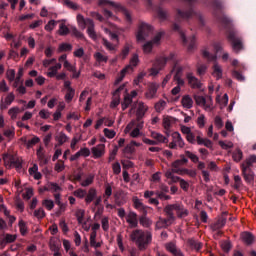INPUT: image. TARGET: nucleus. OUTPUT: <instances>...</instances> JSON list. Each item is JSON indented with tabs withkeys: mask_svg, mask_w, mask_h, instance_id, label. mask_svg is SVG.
<instances>
[{
	"mask_svg": "<svg viewBox=\"0 0 256 256\" xmlns=\"http://www.w3.org/2000/svg\"><path fill=\"white\" fill-rule=\"evenodd\" d=\"M130 241L135 243L140 251H145L153 241V234L150 231L136 229L130 233Z\"/></svg>",
	"mask_w": 256,
	"mask_h": 256,
	"instance_id": "nucleus-1",
	"label": "nucleus"
},
{
	"mask_svg": "<svg viewBox=\"0 0 256 256\" xmlns=\"http://www.w3.org/2000/svg\"><path fill=\"white\" fill-rule=\"evenodd\" d=\"M167 63L175 65V63H177V55H175V53H170L168 56H162L157 58L153 66L149 70L150 76L157 77V75H159V72L165 69V65H167Z\"/></svg>",
	"mask_w": 256,
	"mask_h": 256,
	"instance_id": "nucleus-2",
	"label": "nucleus"
},
{
	"mask_svg": "<svg viewBox=\"0 0 256 256\" xmlns=\"http://www.w3.org/2000/svg\"><path fill=\"white\" fill-rule=\"evenodd\" d=\"M174 211H176V215L179 219H183L189 215V210H187L183 205L177 203L169 204L165 206L164 213L167 217H169L170 222H175V213H173Z\"/></svg>",
	"mask_w": 256,
	"mask_h": 256,
	"instance_id": "nucleus-3",
	"label": "nucleus"
},
{
	"mask_svg": "<svg viewBox=\"0 0 256 256\" xmlns=\"http://www.w3.org/2000/svg\"><path fill=\"white\" fill-rule=\"evenodd\" d=\"M98 7H113L116 13H122V15H124L127 23H131V21H133L131 12H129V10L125 9L121 4L117 2H113L111 0H98Z\"/></svg>",
	"mask_w": 256,
	"mask_h": 256,
	"instance_id": "nucleus-4",
	"label": "nucleus"
},
{
	"mask_svg": "<svg viewBox=\"0 0 256 256\" xmlns=\"http://www.w3.org/2000/svg\"><path fill=\"white\" fill-rule=\"evenodd\" d=\"M147 111H149V106L143 102V101H136L132 104L129 115H133V113L136 115V121H143V117L147 114Z\"/></svg>",
	"mask_w": 256,
	"mask_h": 256,
	"instance_id": "nucleus-5",
	"label": "nucleus"
},
{
	"mask_svg": "<svg viewBox=\"0 0 256 256\" xmlns=\"http://www.w3.org/2000/svg\"><path fill=\"white\" fill-rule=\"evenodd\" d=\"M203 57L205 59H208V61H215L214 65L212 66V76H214L215 79L219 80L223 78V67L217 63V54H211L209 51L204 50L203 51Z\"/></svg>",
	"mask_w": 256,
	"mask_h": 256,
	"instance_id": "nucleus-6",
	"label": "nucleus"
},
{
	"mask_svg": "<svg viewBox=\"0 0 256 256\" xmlns=\"http://www.w3.org/2000/svg\"><path fill=\"white\" fill-rule=\"evenodd\" d=\"M151 35H153V26H151L145 22H140L138 24V30L136 33L137 41L143 42V41L149 39V37H151Z\"/></svg>",
	"mask_w": 256,
	"mask_h": 256,
	"instance_id": "nucleus-7",
	"label": "nucleus"
},
{
	"mask_svg": "<svg viewBox=\"0 0 256 256\" xmlns=\"http://www.w3.org/2000/svg\"><path fill=\"white\" fill-rule=\"evenodd\" d=\"M137 65H139V54H133L130 59V64L121 70L120 76L116 79L115 84L118 85V83H121L127 73H133V68L137 67Z\"/></svg>",
	"mask_w": 256,
	"mask_h": 256,
	"instance_id": "nucleus-8",
	"label": "nucleus"
},
{
	"mask_svg": "<svg viewBox=\"0 0 256 256\" xmlns=\"http://www.w3.org/2000/svg\"><path fill=\"white\" fill-rule=\"evenodd\" d=\"M227 38L231 43L234 53H239L243 51V40L239 38V36H237V32L231 30L230 32H228Z\"/></svg>",
	"mask_w": 256,
	"mask_h": 256,
	"instance_id": "nucleus-9",
	"label": "nucleus"
},
{
	"mask_svg": "<svg viewBox=\"0 0 256 256\" xmlns=\"http://www.w3.org/2000/svg\"><path fill=\"white\" fill-rule=\"evenodd\" d=\"M168 147L169 149H177V147L183 149V147H185V140H183L179 132L172 133V141L169 143Z\"/></svg>",
	"mask_w": 256,
	"mask_h": 256,
	"instance_id": "nucleus-10",
	"label": "nucleus"
},
{
	"mask_svg": "<svg viewBox=\"0 0 256 256\" xmlns=\"http://www.w3.org/2000/svg\"><path fill=\"white\" fill-rule=\"evenodd\" d=\"M121 91H125V93H127V90L125 89V85L120 86L113 93V98L110 103L111 109H115V107H117L121 103V95H120Z\"/></svg>",
	"mask_w": 256,
	"mask_h": 256,
	"instance_id": "nucleus-11",
	"label": "nucleus"
},
{
	"mask_svg": "<svg viewBox=\"0 0 256 256\" xmlns=\"http://www.w3.org/2000/svg\"><path fill=\"white\" fill-rule=\"evenodd\" d=\"M157 91H159V84L157 82L148 83V88L145 92L146 99H155L157 97Z\"/></svg>",
	"mask_w": 256,
	"mask_h": 256,
	"instance_id": "nucleus-12",
	"label": "nucleus"
},
{
	"mask_svg": "<svg viewBox=\"0 0 256 256\" xmlns=\"http://www.w3.org/2000/svg\"><path fill=\"white\" fill-rule=\"evenodd\" d=\"M180 130L183 135H186V140L188 143L195 145V134L191 131V127L180 125Z\"/></svg>",
	"mask_w": 256,
	"mask_h": 256,
	"instance_id": "nucleus-13",
	"label": "nucleus"
},
{
	"mask_svg": "<svg viewBox=\"0 0 256 256\" xmlns=\"http://www.w3.org/2000/svg\"><path fill=\"white\" fill-rule=\"evenodd\" d=\"M94 159H101L105 155V144H98L91 148Z\"/></svg>",
	"mask_w": 256,
	"mask_h": 256,
	"instance_id": "nucleus-14",
	"label": "nucleus"
},
{
	"mask_svg": "<svg viewBox=\"0 0 256 256\" xmlns=\"http://www.w3.org/2000/svg\"><path fill=\"white\" fill-rule=\"evenodd\" d=\"M126 223L129 224V227L134 229L139 225V219L137 218V213L129 212L126 216Z\"/></svg>",
	"mask_w": 256,
	"mask_h": 256,
	"instance_id": "nucleus-15",
	"label": "nucleus"
},
{
	"mask_svg": "<svg viewBox=\"0 0 256 256\" xmlns=\"http://www.w3.org/2000/svg\"><path fill=\"white\" fill-rule=\"evenodd\" d=\"M180 35H181V39H182L184 45H186L188 51H193V49H195V36H192L187 39L183 32H180Z\"/></svg>",
	"mask_w": 256,
	"mask_h": 256,
	"instance_id": "nucleus-16",
	"label": "nucleus"
},
{
	"mask_svg": "<svg viewBox=\"0 0 256 256\" xmlns=\"http://www.w3.org/2000/svg\"><path fill=\"white\" fill-rule=\"evenodd\" d=\"M150 136L156 141L157 145H159V143H169V138L157 131H151Z\"/></svg>",
	"mask_w": 256,
	"mask_h": 256,
	"instance_id": "nucleus-17",
	"label": "nucleus"
},
{
	"mask_svg": "<svg viewBox=\"0 0 256 256\" xmlns=\"http://www.w3.org/2000/svg\"><path fill=\"white\" fill-rule=\"evenodd\" d=\"M15 101V94L13 92H10L6 95L4 98V101L0 104V109H7L11 104Z\"/></svg>",
	"mask_w": 256,
	"mask_h": 256,
	"instance_id": "nucleus-18",
	"label": "nucleus"
},
{
	"mask_svg": "<svg viewBox=\"0 0 256 256\" xmlns=\"http://www.w3.org/2000/svg\"><path fill=\"white\" fill-rule=\"evenodd\" d=\"M187 79H188V83H189L190 87H192V89H201L203 84L201 83V81H199V79H197L191 73L187 74Z\"/></svg>",
	"mask_w": 256,
	"mask_h": 256,
	"instance_id": "nucleus-19",
	"label": "nucleus"
},
{
	"mask_svg": "<svg viewBox=\"0 0 256 256\" xmlns=\"http://www.w3.org/2000/svg\"><path fill=\"white\" fill-rule=\"evenodd\" d=\"M77 180L80 181L81 187H89V185H93V181H95V175L89 174L83 179H81V176H78Z\"/></svg>",
	"mask_w": 256,
	"mask_h": 256,
	"instance_id": "nucleus-20",
	"label": "nucleus"
},
{
	"mask_svg": "<svg viewBox=\"0 0 256 256\" xmlns=\"http://www.w3.org/2000/svg\"><path fill=\"white\" fill-rule=\"evenodd\" d=\"M76 21L78 23V27H80L82 29V31H85V29L89 25V21H93V19L85 18L83 15L78 14L76 16Z\"/></svg>",
	"mask_w": 256,
	"mask_h": 256,
	"instance_id": "nucleus-21",
	"label": "nucleus"
},
{
	"mask_svg": "<svg viewBox=\"0 0 256 256\" xmlns=\"http://www.w3.org/2000/svg\"><path fill=\"white\" fill-rule=\"evenodd\" d=\"M89 25L87 26V35L93 41H97V32L95 31V22L93 20H88Z\"/></svg>",
	"mask_w": 256,
	"mask_h": 256,
	"instance_id": "nucleus-22",
	"label": "nucleus"
},
{
	"mask_svg": "<svg viewBox=\"0 0 256 256\" xmlns=\"http://www.w3.org/2000/svg\"><path fill=\"white\" fill-rule=\"evenodd\" d=\"M241 167L245 181H247V183H252V181H254L255 179V175L253 174V172L249 171V168H247L245 164H241Z\"/></svg>",
	"mask_w": 256,
	"mask_h": 256,
	"instance_id": "nucleus-23",
	"label": "nucleus"
},
{
	"mask_svg": "<svg viewBox=\"0 0 256 256\" xmlns=\"http://www.w3.org/2000/svg\"><path fill=\"white\" fill-rule=\"evenodd\" d=\"M94 199H97V189L92 187L89 188L88 192H86L85 203L89 205L93 203Z\"/></svg>",
	"mask_w": 256,
	"mask_h": 256,
	"instance_id": "nucleus-24",
	"label": "nucleus"
},
{
	"mask_svg": "<svg viewBox=\"0 0 256 256\" xmlns=\"http://www.w3.org/2000/svg\"><path fill=\"white\" fill-rule=\"evenodd\" d=\"M144 125V121L137 122L136 127L130 132V137H132L133 139L141 137V129H143Z\"/></svg>",
	"mask_w": 256,
	"mask_h": 256,
	"instance_id": "nucleus-25",
	"label": "nucleus"
},
{
	"mask_svg": "<svg viewBox=\"0 0 256 256\" xmlns=\"http://www.w3.org/2000/svg\"><path fill=\"white\" fill-rule=\"evenodd\" d=\"M132 201H133L134 209H137V211H141L142 213H147V208L145 207L143 202H141L139 197L134 196L132 198Z\"/></svg>",
	"mask_w": 256,
	"mask_h": 256,
	"instance_id": "nucleus-26",
	"label": "nucleus"
},
{
	"mask_svg": "<svg viewBox=\"0 0 256 256\" xmlns=\"http://www.w3.org/2000/svg\"><path fill=\"white\" fill-rule=\"evenodd\" d=\"M177 175H187L195 179L197 177V171L195 169L182 168V170H176Z\"/></svg>",
	"mask_w": 256,
	"mask_h": 256,
	"instance_id": "nucleus-27",
	"label": "nucleus"
},
{
	"mask_svg": "<svg viewBox=\"0 0 256 256\" xmlns=\"http://www.w3.org/2000/svg\"><path fill=\"white\" fill-rule=\"evenodd\" d=\"M181 105L184 109H191L193 107V98L189 95L182 96Z\"/></svg>",
	"mask_w": 256,
	"mask_h": 256,
	"instance_id": "nucleus-28",
	"label": "nucleus"
},
{
	"mask_svg": "<svg viewBox=\"0 0 256 256\" xmlns=\"http://www.w3.org/2000/svg\"><path fill=\"white\" fill-rule=\"evenodd\" d=\"M174 221H169V217L167 219L159 218L156 222V229H165L169 227V225H172Z\"/></svg>",
	"mask_w": 256,
	"mask_h": 256,
	"instance_id": "nucleus-29",
	"label": "nucleus"
},
{
	"mask_svg": "<svg viewBox=\"0 0 256 256\" xmlns=\"http://www.w3.org/2000/svg\"><path fill=\"white\" fill-rule=\"evenodd\" d=\"M37 159L40 161V165L47 164V158L45 157V151L43 149V146H39V148L36 151Z\"/></svg>",
	"mask_w": 256,
	"mask_h": 256,
	"instance_id": "nucleus-30",
	"label": "nucleus"
},
{
	"mask_svg": "<svg viewBox=\"0 0 256 256\" xmlns=\"http://www.w3.org/2000/svg\"><path fill=\"white\" fill-rule=\"evenodd\" d=\"M46 191H51V193L55 195L57 193H61V191H63V188H61V186H59V184L55 182H50L47 185Z\"/></svg>",
	"mask_w": 256,
	"mask_h": 256,
	"instance_id": "nucleus-31",
	"label": "nucleus"
},
{
	"mask_svg": "<svg viewBox=\"0 0 256 256\" xmlns=\"http://www.w3.org/2000/svg\"><path fill=\"white\" fill-rule=\"evenodd\" d=\"M241 239L246 245H252L253 241H255V236L250 232H243L241 234Z\"/></svg>",
	"mask_w": 256,
	"mask_h": 256,
	"instance_id": "nucleus-32",
	"label": "nucleus"
},
{
	"mask_svg": "<svg viewBox=\"0 0 256 256\" xmlns=\"http://www.w3.org/2000/svg\"><path fill=\"white\" fill-rule=\"evenodd\" d=\"M162 125L166 131V135H169V131L171 129V125H173V118L169 116H165L162 121Z\"/></svg>",
	"mask_w": 256,
	"mask_h": 256,
	"instance_id": "nucleus-33",
	"label": "nucleus"
},
{
	"mask_svg": "<svg viewBox=\"0 0 256 256\" xmlns=\"http://www.w3.org/2000/svg\"><path fill=\"white\" fill-rule=\"evenodd\" d=\"M201 107L205 111L211 112L213 110V98H211V96H207Z\"/></svg>",
	"mask_w": 256,
	"mask_h": 256,
	"instance_id": "nucleus-34",
	"label": "nucleus"
},
{
	"mask_svg": "<svg viewBox=\"0 0 256 256\" xmlns=\"http://www.w3.org/2000/svg\"><path fill=\"white\" fill-rule=\"evenodd\" d=\"M61 67H62L61 63H56L54 66H51L48 69L47 77H51V78L55 77L59 72V70L61 69Z\"/></svg>",
	"mask_w": 256,
	"mask_h": 256,
	"instance_id": "nucleus-35",
	"label": "nucleus"
},
{
	"mask_svg": "<svg viewBox=\"0 0 256 256\" xmlns=\"http://www.w3.org/2000/svg\"><path fill=\"white\" fill-rule=\"evenodd\" d=\"M3 161H4L5 167L11 168L13 167V165H15V158L13 157V155L4 154Z\"/></svg>",
	"mask_w": 256,
	"mask_h": 256,
	"instance_id": "nucleus-36",
	"label": "nucleus"
},
{
	"mask_svg": "<svg viewBox=\"0 0 256 256\" xmlns=\"http://www.w3.org/2000/svg\"><path fill=\"white\" fill-rule=\"evenodd\" d=\"M21 113V109L18 106H14L8 110V115L12 119V121H15L17 119V115Z\"/></svg>",
	"mask_w": 256,
	"mask_h": 256,
	"instance_id": "nucleus-37",
	"label": "nucleus"
},
{
	"mask_svg": "<svg viewBox=\"0 0 256 256\" xmlns=\"http://www.w3.org/2000/svg\"><path fill=\"white\" fill-rule=\"evenodd\" d=\"M94 59L97 63H107V61H109V57L101 52L94 53Z\"/></svg>",
	"mask_w": 256,
	"mask_h": 256,
	"instance_id": "nucleus-38",
	"label": "nucleus"
},
{
	"mask_svg": "<svg viewBox=\"0 0 256 256\" xmlns=\"http://www.w3.org/2000/svg\"><path fill=\"white\" fill-rule=\"evenodd\" d=\"M104 199H109L113 195V184L111 183H106L104 186Z\"/></svg>",
	"mask_w": 256,
	"mask_h": 256,
	"instance_id": "nucleus-39",
	"label": "nucleus"
},
{
	"mask_svg": "<svg viewBox=\"0 0 256 256\" xmlns=\"http://www.w3.org/2000/svg\"><path fill=\"white\" fill-rule=\"evenodd\" d=\"M90 245L95 249H98V247H101V243L97 242V232H92L90 234Z\"/></svg>",
	"mask_w": 256,
	"mask_h": 256,
	"instance_id": "nucleus-40",
	"label": "nucleus"
},
{
	"mask_svg": "<svg viewBox=\"0 0 256 256\" xmlns=\"http://www.w3.org/2000/svg\"><path fill=\"white\" fill-rule=\"evenodd\" d=\"M232 159H233V161H235V163H239L243 159V151H241V149L237 148L232 153Z\"/></svg>",
	"mask_w": 256,
	"mask_h": 256,
	"instance_id": "nucleus-41",
	"label": "nucleus"
},
{
	"mask_svg": "<svg viewBox=\"0 0 256 256\" xmlns=\"http://www.w3.org/2000/svg\"><path fill=\"white\" fill-rule=\"evenodd\" d=\"M139 223L140 225H142V227L146 228H149L151 227V225H153V221L149 219L147 216H141L139 219Z\"/></svg>",
	"mask_w": 256,
	"mask_h": 256,
	"instance_id": "nucleus-42",
	"label": "nucleus"
},
{
	"mask_svg": "<svg viewBox=\"0 0 256 256\" xmlns=\"http://www.w3.org/2000/svg\"><path fill=\"white\" fill-rule=\"evenodd\" d=\"M167 107V102L165 100H159L155 106L154 109L157 113H161V111H164Z\"/></svg>",
	"mask_w": 256,
	"mask_h": 256,
	"instance_id": "nucleus-43",
	"label": "nucleus"
},
{
	"mask_svg": "<svg viewBox=\"0 0 256 256\" xmlns=\"http://www.w3.org/2000/svg\"><path fill=\"white\" fill-rule=\"evenodd\" d=\"M133 103V99L131 98V96L129 94H126L124 96V100L122 102V111H125V109H127L129 107V105H131Z\"/></svg>",
	"mask_w": 256,
	"mask_h": 256,
	"instance_id": "nucleus-44",
	"label": "nucleus"
},
{
	"mask_svg": "<svg viewBox=\"0 0 256 256\" xmlns=\"http://www.w3.org/2000/svg\"><path fill=\"white\" fill-rule=\"evenodd\" d=\"M256 163V155H251L242 163V165H245L246 169H249V167H252L253 164Z\"/></svg>",
	"mask_w": 256,
	"mask_h": 256,
	"instance_id": "nucleus-45",
	"label": "nucleus"
},
{
	"mask_svg": "<svg viewBox=\"0 0 256 256\" xmlns=\"http://www.w3.org/2000/svg\"><path fill=\"white\" fill-rule=\"evenodd\" d=\"M40 142H41V139L37 136H34L30 140L26 141V147L27 149H31V147H35V145H37V143H40Z\"/></svg>",
	"mask_w": 256,
	"mask_h": 256,
	"instance_id": "nucleus-46",
	"label": "nucleus"
},
{
	"mask_svg": "<svg viewBox=\"0 0 256 256\" xmlns=\"http://www.w3.org/2000/svg\"><path fill=\"white\" fill-rule=\"evenodd\" d=\"M217 103L221 105V107H227V104L229 103V96L227 94H224V96L221 98V96L216 97Z\"/></svg>",
	"mask_w": 256,
	"mask_h": 256,
	"instance_id": "nucleus-47",
	"label": "nucleus"
},
{
	"mask_svg": "<svg viewBox=\"0 0 256 256\" xmlns=\"http://www.w3.org/2000/svg\"><path fill=\"white\" fill-rule=\"evenodd\" d=\"M68 140H69V137H67L66 134L63 132H60L56 136V141L59 143V145H63L64 143H67Z\"/></svg>",
	"mask_w": 256,
	"mask_h": 256,
	"instance_id": "nucleus-48",
	"label": "nucleus"
},
{
	"mask_svg": "<svg viewBox=\"0 0 256 256\" xmlns=\"http://www.w3.org/2000/svg\"><path fill=\"white\" fill-rule=\"evenodd\" d=\"M42 205L48 211H52V209L55 207V202H53L51 199H45L42 201Z\"/></svg>",
	"mask_w": 256,
	"mask_h": 256,
	"instance_id": "nucleus-49",
	"label": "nucleus"
},
{
	"mask_svg": "<svg viewBox=\"0 0 256 256\" xmlns=\"http://www.w3.org/2000/svg\"><path fill=\"white\" fill-rule=\"evenodd\" d=\"M136 149L134 148V146L132 145V143L130 142L129 144H127L124 149H123V154L124 155H133V153H135Z\"/></svg>",
	"mask_w": 256,
	"mask_h": 256,
	"instance_id": "nucleus-50",
	"label": "nucleus"
},
{
	"mask_svg": "<svg viewBox=\"0 0 256 256\" xmlns=\"http://www.w3.org/2000/svg\"><path fill=\"white\" fill-rule=\"evenodd\" d=\"M58 34L61 36L69 35V27L65 23L59 25Z\"/></svg>",
	"mask_w": 256,
	"mask_h": 256,
	"instance_id": "nucleus-51",
	"label": "nucleus"
},
{
	"mask_svg": "<svg viewBox=\"0 0 256 256\" xmlns=\"http://www.w3.org/2000/svg\"><path fill=\"white\" fill-rule=\"evenodd\" d=\"M74 197H77L78 199H85L86 195H87V191L84 189H77L73 192Z\"/></svg>",
	"mask_w": 256,
	"mask_h": 256,
	"instance_id": "nucleus-52",
	"label": "nucleus"
},
{
	"mask_svg": "<svg viewBox=\"0 0 256 256\" xmlns=\"http://www.w3.org/2000/svg\"><path fill=\"white\" fill-rule=\"evenodd\" d=\"M153 42L149 41V42H146L142 49H143V53H145V55H149V53H151V51H153Z\"/></svg>",
	"mask_w": 256,
	"mask_h": 256,
	"instance_id": "nucleus-53",
	"label": "nucleus"
},
{
	"mask_svg": "<svg viewBox=\"0 0 256 256\" xmlns=\"http://www.w3.org/2000/svg\"><path fill=\"white\" fill-rule=\"evenodd\" d=\"M73 97H75V89L70 88L69 90H67L65 95L66 103H71L73 101Z\"/></svg>",
	"mask_w": 256,
	"mask_h": 256,
	"instance_id": "nucleus-54",
	"label": "nucleus"
},
{
	"mask_svg": "<svg viewBox=\"0 0 256 256\" xmlns=\"http://www.w3.org/2000/svg\"><path fill=\"white\" fill-rule=\"evenodd\" d=\"M73 50V46L69 43H62L59 45L58 51L60 53H63L65 51H72Z\"/></svg>",
	"mask_w": 256,
	"mask_h": 256,
	"instance_id": "nucleus-55",
	"label": "nucleus"
},
{
	"mask_svg": "<svg viewBox=\"0 0 256 256\" xmlns=\"http://www.w3.org/2000/svg\"><path fill=\"white\" fill-rule=\"evenodd\" d=\"M102 41H103L104 47H106L108 51H115V49H117V45L109 42L107 39L103 38Z\"/></svg>",
	"mask_w": 256,
	"mask_h": 256,
	"instance_id": "nucleus-56",
	"label": "nucleus"
},
{
	"mask_svg": "<svg viewBox=\"0 0 256 256\" xmlns=\"http://www.w3.org/2000/svg\"><path fill=\"white\" fill-rule=\"evenodd\" d=\"M183 169V164L176 160L172 163V173H177V171H181Z\"/></svg>",
	"mask_w": 256,
	"mask_h": 256,
	"instance_id": "nucleus-57",
	"label": "nucleus"
},
{
	"mask_svg": "<svg viewBox=\"0 0 256 256\" xmlns=\"http://www.w3.org/2000/svg\"><path fill=\"white\" fill-rule=\"evenodd\" d=\"M55 27H57V21L55 20H50L44 27L45 31H48L49 33H51V31H53V29H55Z\"/></svg>",
	"mask_w": 256,
	"mask_h": 256,
	"instance_id": "nucleus-58",
	"label": "nucleus"
},
{
	"mask_svg": "<svg viewBox=\"0 0 256 256\" xmlns=\"http://www.w3.org/2000/svg\"><path fill=\"white\" fill-rule=\"evenodd\" d=\"M103 133L107 139H114L115 135H117V132H115V130H111L108 128H105L103 130Z\"/></svg>",
	"mask_w": 256,
	"mask_h": 256,
	"instance_id": "nucleus-59",
	"label": "nucleus"
},
{
	"mask_svg": "<svg viewBox=\"0 0 256 256\" xmlns=\"http://www.w3.org/2000/svg\"><path fill=\"white\" fill-rule=\"evenodd\" d=\"M6 79L10 82L13 83L15 81V69H8L6 71Z\"/></svg>",
	"mask_w": 256,
	"mask_h": 256,
	"instance_id": "nucleus-60",
	"label": "nucleus"
},
{
	"mask_svg": "<svg viewBox=\"0 0 256 256\" xmlns=\"http://www.w3.org/2000/svg\"><path fill=\"white\" fill-rule=\"evenodd\" d=\"M131 48H132L131 44H126V45L124 46V48H123L121 54H120V57H121L122 59H126V58H127V55H129V51H131Z\"/></svg>",
	"mask_w": 256,
	"mask_h": 256,
	"instance_id": "nucleus-61",
	"label": "nucleus"
},
{
	"mask_svg": "<svg viewBox=\"0 0 256 256\" xmlns=\"http://www.w3.org/2000/svg\"><path fill=\"white\" fill-rule=\"evenodd\" d=\"M189 245L192 247V249H195L196 251H200L201 247H203V244L201 242H197L193 239L189 240Z\"/></svg>",
	"mask_w": 256,
	"mask_h": 256,
	"instance_id": "nucleus-62",
	"label": "nucleus"
},
{
	"mask_svg": "<svg viewBox=\"0 0 256 256\" xmlns=\"http://www.w3.org/2000/svg\"><path fill=\"white\" fill-rule=\"evenodd\" d=\"M101 225H102L103 231H109V217L107 216L102 217Z\"/></svg>",
	"mask_w": 256,
	"mask_h": 256,
	"instance_id": "nucleus-63",
	"label": "nucleus"
},
{
	"mask_svg": "<svg viewBox=\"0 0 256 256\" xmlns=\"http://www.w3.org/2000/svg\"><path fill=\"white\" fill-rule=\"evenodd\" d=\"M196 123L200 129L205 127V114H200L196 120Z\"/></svg>",
	"mask_w": 256,
	"mask_h": 256,
	"instance_id": "nucleus-64",
	"label": "nucleus"
}]
</instances>
